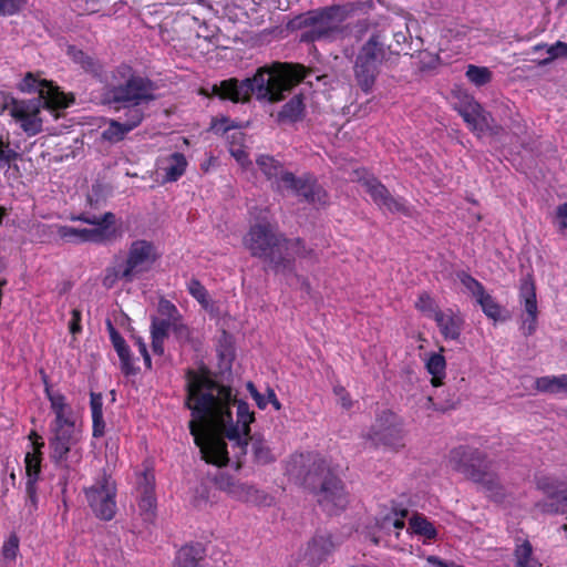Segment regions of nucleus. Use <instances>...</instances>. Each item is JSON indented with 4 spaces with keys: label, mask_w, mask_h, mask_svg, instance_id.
<instances>
[{
    "label": "nucleus",
    "mask_w": 567,
    "mask_h": 567,
    "mask_svg": "<svg viewBox=\"0 0 567 567\" xmlns=\"http://www.w3.org/2000/svg\"><path fill=\"white\" fill-rule=\"evenodd\" d=\"M396 51L385 48L383 31L373 32L362 44L354 59L353 76L363 93L370 94L373 91L382 66L391 60L392 52Z\"/></svg>",
    "instance_id": "6"
},
{
    "label": "nucleus",
    "mask_w": 567,
    "mask_h": 567,
    "mask_svg": "<svg viewBox=\"0 0 567 567\" xmlns=\"http://www.w3.org/2000/svg\"><path fill=\"white\" fill-rule=\"evenodd\" d=\"M520 303L524 307L522 331L525 336H532L537 328L538 308L536 299V288L530 275H526L520 280L519 286Z\"/></svg>",
    "instance_id": "17"
},
{
    "label": "nucleus",
    "mask_w": 567,
    "mask_h": 567,
    "mask_svg": "<svg viewBox=\"0 0 567 567\" xmlns=\"http://www.w3.org/2000/svg\"><path fill=\"white\" fill-rule=\"evenodd\" d=\"M72 318L69 323V329L72 334H76L81 331V311L79 309L72 310Z\"/></svg>",
    "instance_id": "60"
},
{
    "label": "nucleus",
    "mask_w": 567,
    "mask_h": 567,
    "mask_svg": "<svg viewBox=\"0 0 567 567\" xmlns=\"http://www.w3.org/2000/svg\"><path fill=\"white\" fill-rule=\"evenodd\" d=\"M248 439L251 442V451L256 463L266 465L275 462L276 458L271 449L260 435H249Z\"/></svg>",
    "instance_id": "30"
},
{
    "label": "nucleus",
    "mask_w": 567,
    "mask_h": 567,
    "mask_svg": "<svg viewBox=\"0 0 567 567\" xmlns=\"http://www.w3.org/2000/svg\"><path fill=\"white\" fill-rule=\"evenodd\" d=\"M38 502L37 485H33V482L30 480L29 482H25V501L23 506V515L25 519L33 517L38 509Z\"/></svg>",
    "instance_id": "39"
},
{
    "label": "nucleus",
    "mask_w": 567,
    "mask_h": 567,
    "mask_svg": "<svg viewBox=\"0 0 567 567\" xmlns=\"http://www.w3.org/2000/svg\"><path fill=\"white\" fill-rule=\"evenodd\" d=\"M106 328L110 334L111 342L120 358L122 372L125 375L136 374L137 369L133 364L130 347L127 346L126 341L114 328L111 320H106Z\"/></svg>",
    "instance_id": "22"
},
{
    "label": "nucleus",
    "mask_w": 567,
    "mask_h": 567,
    "mask_svg": "<svg viewBox=\"0 0 567 567\" xmlns=\"http://www.w3.org/2000/svg\"><path fill=\"white\" fill-rule=\"evenodd\" d=\"M390 525L394 529L401 530L402 528H404L405 523H404V519H402V518L395 517L392 519L390 516L384 517L382 527L388 529Z\"/></svg>",
    "instance_id": "61"
},
{
    "label": "nucleus",
    "mask_w": 567,
    "mask_h": 567,
    "mask_svg": "<svg viewBox=\"0 0 567 567\" xmlns=\"http://www.w3.org/2000/svg\"><path fill=\"white\" fill-rule=\"evenodd\" d=\"M411 533L426 539H435L437 530L434 525L423 515L414 514L409 522Z\"/></svg>",
    "instance_id": "34"
},
{
    "label": "nucleus",
    "mask_w": 567,
    "mask_h": 567,
    "mask_svg": "<svg viewBox=\"0 0 567 567\" xmlns=\"http://www.w3.org/2000/svg\"><path fill=\"white\" fill-rule=\"evenodd\" d=\"M336 547L331 534L317 533L308 543L303 558L309 566H318L331 555Z\"/></svg>",
    "instance_id": "21"
},
{
    "label": "nucleus",
    "mask_w": 567,
    "mask_h": 567,
    "mask_svg": "<svg viewBox=\"0 0 567 567\" xmlns=\"http://www.w3.org/2000/svg\"><path fill=\"white\" fill-rule=\"evenodd\" d=\"M305 485L316 494L318 504L328 514H334L348 504L342 482L331 473L323 460L312 463L305 476Z\"/></svg>",
    "instance_id": "8"
},
{
    "label": "nucleus",
    "mask_w": 567,
    "mask_h": 567,
    "mask_svg": "<svg viewBox=\"0 0 567 567\" xmlns=\"http://www.w3.org/2000/svg\"><path fill=\"white\" fill-rule=\"evenodd\" d=\"M244 245L252 257L264 261L266 269L286 277L296 274V257H307L312 252L300 238H287L268 224L251 226Z\"/></svg>",
    "instance_id": "3"
},
{
    "label": "nucleus",
    "mask_w": 567,
    "mask_h": 567,
    "mask_svg": "<svg viewBox=\"0 0 567 567\" xmlns=\"http://www.w3.org/2000/svg\"><path fill=\"white\" fill-rule=\"evenodd\" d=\"M219 491L227 493L231 498L246 503L261 504L267 496L254 485L243 483L228 473H219L214 478Z\"/></svg>",
    "instance_id": "16"
},
{
    "label": "nucleus",
    "mask_w": 567,
    "mask_h": 567,
    "mask_svg": "<svg viewBox=\"0 0 567 567\" xmlns=\"http://www.w3.org/2000/svg\"><path fill=\"white\" fill-rule=\"evenodd\" d=\"M159 255L155 245L145 239L131 243L126 259L113 268L115 278L132 282L142 274L148 272Z\"/></svg>",
    "instance_id": "10"
},
{
    "label": "nucleus",
    "mask_w": 567,
    "mask_h": 567,
    "mask_svg": "<svg viewBox=\"0 0 567 567\" xmlns=\"http://www.w3.org/2000/svg\"><path fill=\"white\" fill-rule=\"evenodd\" d=\"M187 161L184 154L174 153L168 158V165L165 167V182H176L186 171Z\"/></svg>",
    "instance_id": "35"
},
{
    "label": "nucleus",
    "mask_w": 567,
    "mask_h": 567,
    "mask_svg": "<svg viewBox=\"0 0 567 567\" xmlns=\"http://www.w3.org/2000/svg\"><path fill=\"white\" fill-rule=\"evenodd\" d=\"M392 35L394 43L385 44V48L396 49V52H392V55H399L403 50V44L406 43L409 38L408 27L404 25V30L400 28L399 30L392 29Z\"/></svg>",
    "instance_id": "50"
},
{
    "label": "nucleus",
    "mask_w": 567,
    "mask_h": 567,
    "mask_svg": "<svg viewBox=\"0 0 567 567\" xmlns=\"http://www.w3.org/2000/svg\"><path fill=\"white\" fill-rule=\"evenodd\" d=\"M256 163L267 179L272 181V186L280 190L284 188V177L286 174H292L284 168L280 162L269 155H260Z\"/></svg>",
    "instance_id": "23"
},
{
    "label": "nucleus",
    "mask_w": 567,
    "mask_h": 567,
    "mask_svg": "<svg viewBox=\"0 0 567 567\" xmlns=\"http://www.w3.org/2000/svg\"><path fill=\"white\" fill-rule=\"evenodd\" d=\"M72 220H79L92 225V228L106 227V240H111L115 235L116 217L113 213L106 212L102 215H96L91 212H83L78 216H72Z\"/></svg>",
    "instance_id": "25"
},
{
    "label": "nucleus",
    "mask_w": 567,
    "mask_h": 567,
    "mask_svg": "<svg viewBox=\"0 0 567 567\" xmlns=\"http://www.w3.org/2000/svg\"><path fill=\"white\" fill-rule=\"evenodd\" d=\"M477 303L482 307L483 312L492 319H497L501 315V307L495 299L484 291L476 298Z\"/></svg>",
    "instance_id": "42"
},
{
    "label": "nucleus",
    "mask_w": 567,
    "mask_h": 567,
    "mask_svg": "<svg viewBox=\"0 0 567 567\" xmlns=\"http://www.w3.org/2000/svg\"><path fill=\"white\" fill-rule=\"evenodd\" d=\"M478 105L480 103L475 101L473 96L464 93L457 95V102L454 103V109L463 117L464 115H471V112L473 113V109L476 107V110H478Z\"/></svg>",
    "instance_id": "44"
},
{
    "label": "nucleus",
    "mask_w": 567,
    "mask_h": 567,
    "mask_svg": "<svg viewBox=\"0 0 567 567\" xmlns=\"http://www.w3.org/2000/svg\"><path fill=\"white\" fill-rule=\"evenodd\" d=\"M434 320L445 339L457 340L460 338L462 330V320L460 318L441 312L436 313Z\"/></svg>",
    "instance_id": "29"
},
{
    "label": "nucleus",
    "mask_w": 567,
    "mask_h": 567,
    "mask_svg": "<svg viewBox=\"0 0 567 567\" xmlns=\"http://www.w3.org/2000/svg\"><path fill=\"white\" fill-rule=\"evenodd\" d=\"M172 332L181 344L193 342V331L183 322V318L174 326Z\"/></svg>",
    "instance_id": "51"
},
{
    "label": "nucleus",
    "mask_w": 567,
    "mask_h": 567,
    "mask_svg": "<svg viewBox=\"0 0 567 567\" xmlns=\"http://www.w3.org/2000/svg\"><path fill=\"white\" fill-rule=\"evenodd\" d=\"M19 549V539L16 535L9 537L2 546V554L7 559H14Z\"/></svg>",
    "instance_id": "55"
},
{
    "label": "nucleus",
    "mask_w": 567,
    "mask_h": 567,
    "mask_svg": "<svg viewBox=\"0 0 567 567\" xmlns=\"http://www.w3.org/2000/svg\"><path fill=\"white\" fill-rule=\"evenodd\" d=\"M128 132L131 131L124 123L113 120L102 132V138L110 143H117L122 141Z\"/></svg>",
    "instance_id": "40"
},
{
    "label": "nucleus",
    "mask_w": 567,
    "mask_h": 567,
    "mask_svg": "<svg viewBox=\"0 0 567 567\" xmlns=\"http://www.w3.org/2000/svg\"><path fill=\"white\" fill-rule=\"evenodd\" d=\"M463 120L478 136L493 130L494 118L481 104L478 110L473 109V113L471 112L468 116L464 115Z\"/></svg>",
    "instance_id": "26"
},
{
    "label": "nucleus",
    "mask_w": 567,
    "mask_h": 567,
    "mask_svg": "<svg viewBox=\"0 0 567 567\" xmlns=\"http://www.w3.org/2000/svg\"><path fill=\"white\" fill-rule=\"evenodd\" d=\"M426 560L430 565L435 566V567H451V565L446 564L437 556H429L426 558Z\"/></svg>",
    "instance_id": "62"
},
{
    "label": "nucleus",
    "mask_w": 567,
    "mask_h": 567,
    "mask_svg": "<svg viewBox=\"0 0 567 567\" xmlns=\"http://www.w3.org/2000/svg\"><path fill=\"white\" fill-rule=\"evenodd\" d=\"M415 307L421 312L425 313L427 317H431L433 319L436 318V313L442 312L427 292H423L419 296L415 302Z\"/></svg>",
    "instance_id": "43"
},
{
    "label": "nucleus",
    "mask_w": 567,
    "mask_h": 567,
    "mask_svg": "<svg viewBox=\"0 0 567 567\" xmlns=\"http://www.w3.org/2000/svg\"><path fill=\"white\" fill-rule=\"evenodd\" d=\"M134 340H135V344L138 348L140 353L146 354L147 347H146V343L144 342V340L141 337H135Z\"/></svg>",
    "instance_id": "64"
},
{
    "label": "nucleus",
    "mask_w": 567,
    "mask_h": 567,
    "mask_svg": "<svg viewBox=\"0 0 567 567\" xmlns=\"http://www.w3.org/2000/svg\"><path fill=\"white\" fill-rule=\"evenodd\" d=\"M72 220H79L92 225V228L106 227V240H111L115 235L116 217L113 213L106 212L102 215H96L91 212H83L78 216H72Z\"/></svg>",
    "instance_id": "24"
},
{
    "label": "nucleus",
    "mask_w": 567,
    "mask_h": 567,
    "mask_svg": "<svg viewBox=\"0 0 567 567\" xmlns=\"http://www.w3.org/2000/svg\"><path fill=\"white\" fill-rule=\"evenodd\" d=\"M93 436L101 437L104 435L105 422L103 420V414H93Z\"/></svg>",
    "instance_id": "58"
},
{
    "label": "nucleus",
    "mask_w": 567,
    "mask_h": 567,
    "mask_svg": "<svg viewBox=\"0 0 567 567\" xmlns=\"http://www.w3.org/2000/svg\"><path fill=\"white\" fill-rule=\"evenodd\" d=\"M351 9L348 6H330L309 11L293 20L298 28H310L301 35L306 41L334 40L342 34L341 23L347 19Z\"/></svg>",
    "instance_id": "9"
},
{
    "label": "nucleus",
    "mask_w": 567,
    "mask_h": 567,
    "mask_svg": "<svg viewBox=\"0 0 567 567\" xmlns=\"http://www.w3.org/2000/svg\"><path fill=\"white\" fill-rule=\"evenodd\" d=\"M40 457L34 453H27L25 455V473H27V482L30 480L33 482V485H37V481L40 474Z\"/></svg>",
    "instance_id": "47"
},
{
    "label": "nucleus",
    "mask_w": 567,
    "mask_h": 567,
    "mask_svg": "<svg viewBox=\"0 0 567 567\" xmlns=\"http://www.w3.org/2000/svg\"><path fill=\"white\" fill-rule=\"evenodd\" d=\"M458 279L461 280L462 285L475 297L477 298L481 296L485 288L483 285L477 281L475 278H473L471 275L466 274L465 271H461L457 275Z\"/></svg>",
    "instance_id": "48"
},
{
    "label": "nucleus",
    "mask_w": 567,
    "mask_h": 567,
    "mask_svg": "<svg viewBox=\"0 0 567 567\" xmlns=\"http://www.w3.org/2000/svg\"><path fill=\"white\" fill-rule=\"evenodd\" d=\"M204 548L200 544L182 547L175 558V567H200Z\"/></svg>",
    "instance_id": "27"
},
{
    "label": "nucleus",
    "mask_w": 567,
    "mask_h": 567,
    "mask_svg": "<svg viewBox=\"0 0 567 567\" xmlns=\"http://www.w3.org/2000/svg\"><path fill=\"white\" fill-rule=\"evenodd\" d=\"M55 419L51 430L75 429L72 409L54 412Z\"/></svg>",
    "instance_id": "45"
},
{
    "label": "nucleus",
    "mask_w": 567,
    "mask_h": 567,
    "mask_svg": "<svg viewBox=\"0 0 567 567\" xmlns=\"http://www.w3.org/2000/svg\"><path fill=\"white\" fill-rule=\"evenodd\" d=\"M186 378L184 406L190 411L188 429L202 458L218 466L227 464V445L218 433L238 446L239 455H245L249 425L255 421L249 405L236 400L229 386L215 382L208 375L188 370Z\"/></svg>",
    "instance_id": "1"
},
{
    "label": "nucleus",
    "mask_w": 567,
    "mask_h": 567,
    "mask_svg": "<svg viewBox=\"0 0 567 567\" xmlns=\"http://www.w3.org/2000/svg\"><path fill=\"white\" fill-rule=\"evenodd\" d=\"M53 436L50 439L51 457L56 464L66 462L71 447L78 443L76 429L51 430Z\"/></svg>",
    "instance_id": "20"
},
{
    "label": "nucleus",
    "mask_w": 567,
    "mask_h": 567,
    "mask_svg": "<svg viewBox=\"0 0 567 567\" xmlns=\"http://www.w3.org/2000/svg\"><path fill=\"white\" fill-rule=\"evenodd\" d=\"M548 58L538 62V65L544 66L559 56H567V43L557 41L555 44L547 48Z\"/></svg>",
    "instance_id": "49"
},
{
    "label": "nucleus",
    "mask_w": 567,
    "mask_h": 567,
    "mask_svg": "<svg viewBox=\"0 0 567 567\" xmlns=\"http://www.w3.org/2000/svg\"><path fill=\"white\" fill-rule=\"evenodd\" d=\"M136 486V498L140 513L144 520L151 522L156 513L155 477L150 471L140 474Z\"/></svg>",
    "instance_id": "18"
},
{
    "label": "nucleus",
    "mask_w": 567,
    "mask_h": 567,
    "mask_svg": "<svg viewBox=\"0 0 567 567\" xmlns=\"http://www.w3.org/2000/svg\"><path fill=\"white\" fill-rule=\"evenodd\" d=\"M516 567H542L539 560L533 555V546L529 540L525 539L522 544H517L514 549Z\"/></svg>",
    "instance_id": "33"
},
{
    "label": "nucleus",
    "mask_w": 567,
    "mask_h": 567,
    "mask_svg": "<svg viewBox=\"0 0 567 567\" xmlns=\"http://www.w3.org/2000/svg\"><path fill=\"white\" fill-rule=\"evenodd\" d=\"M91 411L93 414H103V398L100 393H91Z\"/></svg>",
    "instance_id": "59"
},
{
    "label": "nucleus",
    "mask_w": 567,
    "mask_h": 567,
    "mask_svg": "<svg viewBox=\"0 0 567 567\" xmlns=\"http://www.w3.org/2000/svg\"><path fill=\"white\" fill-rule=\"evenodd\" d=\"M247 390L250 393V395L252 396V399L255 400L257 406L259 409L264 410L267 406L266 396L262 395L261 393H259V391L257 390L255 384L250 381L247 383Z\"/></svg>",
    "instance_id": "57"
},
{
    "label": "nucleus",
    "mask_w": 567,
    "mask_h": 567,
    "mask_svg": "<svg viewBox=\"0 0 567 567\" xmlns=\"http://www.w3.org/2000/svg\"><path fill=\"white\" fill-rule=\"evenodd\" d=\"M446 362L441 353H432L426 361L427 372L432 375L431 384L441 386L445 378Z\"/></svg>",
    "instance_id": "32"
},
{
    "label": "nucleus",
    "mask_w": 567,
    "mask_h": 567,
    "mask_svg": "<svg viewBox=\"0 0 567 567\" xmlns=\"http://www.w3.org/2000/svg\"><path fill=\"white\" fill-rule=\"evenodd\" d=\"M284 188L291 190L296 196L301 197L302 200L316 208L324 207L329 203L327 190L309 174L300 177H297L295 174H286L284 177Z\"/></svg>",
    "instance_id": "14"
},
{
    "label": "nucleus",
    "mask_w": 567,
    "mask_h": 567,
    "mask_svg": "<svg viewBox=\"0 0 567 567\" xmlns=\"http://www.w3.org/2000/svg\"><path fill=\"white\" fill-rule=\"evenodd\" d=\"M24 6L25 0H0V16H13L18 13Z\"/></svg>",
    "instance_id": "52"
},
{
    "label": "nucleus",
    "mask_w": 567,
    "mask_h": 567,
    "mask_svg": "<svg viewBox=\"0 0 567 567\" xmlns=\"http://www.w3.org/2000/svg\"><path fill=\"white\" fill-rule=\"evenodd\" d=\"M157 312L158 316L151 318L152 350L155 354L163 355L164 341L181 320L182 315L173 302L164 298L158 302Z\"/></svg>",
    "instance_id": "13"
},
{
    "label": "nucleus",
    "mask_w": 567,
    "mask_h": 567,
    "mask_svg": "<svg viewBox=\"0 0 567 567\" xmlns=\"http://www.w3.org/2000/svg\"><path fill=\"white\" fill-rule=\"evenodd\" d=\"M363 186L367 193L371 196L372 200L383 209L390 213H403L406 214L408 209L404 203L393 197L388 188L381 184L377 178L370 177L363 181Z\"/></svg>",
    "instance_id": "19"
},
{
    "label": "nucleus",
    "mask_w": 567,
    "mask_h": 567,
    "mask_svg": "<svg viewBox=\"0 0 567 567\" xmlns=\"http://www.w3.org/2000/svg\"><path fill=\"white\" fill-rule=\"evenodd\" d=\"M466 78L476 86H483L491 82L492 72L485 66L468 65L466 70Z\"/></svg>",
    "instance_id": "41"
},
{
    "label": "nucleus",
    "mask_w": 567,
    "mask_h": 567,
    "mask_svg": "<svg viewBox=\"0 0 567 567\" xmlns=\"http://www.w3.org/2000/svg\"><path fill=\"white\" fill-rule=\"evenodd\" d=\"M188 290H189V293L195 299H197L200 303H205L207 301L206 300L207 290L205 289V287L197 279H192L189 281Z\"/></svg>",
    "instance_id": "54"
},
{
    "label": "nucleus",
    "mask_w": 567,
    "mask_h": 567,
    "mask_svg": "<svg viewBox=\"0 0 567 567\" xmlns=\"http://www.w3.org/2000/svg\"><path fill=\"white\" fill-rule=\"evenodd\" d=\"M556 216L559 219H566L567 218V203H564L559 205L556 209Z\"/></svg>",
    "instance_id": "63"
},
{
    "label": "nucleus",
    "mask_w": 567,
    "mask_h": 567,
    "mask_svg": "<svg viewBox=\"0 0 567 567\" xmlns=\"http://www.w3.org/2000/svg\"><path fill=\"white\" fill-rule=\"evenodd\" d=\"M58 235L65 241L76 243L78 240V228L71 226H60L58 228Z\"/></svg>",
    "instance_id": "56"
},
{
    "label": "nucleus",
    "mask_w": 567,
    "mask_h": 567,
    "mask_svg": "<svg viewBox=\"0 0 567 567\" xmlns=\"http://www.w3.org/2000/svg\"><path fill=\"white\" fill-rule=\"evenodd\" d=\"M86 501L95 516L111 520L116 513V485L111 475L103 473L94 484L84 489Z\"/></svg>",
    "instance_id": "11"
},
{
    "label": "nucleus",
    "mask_w": 567,
    "mask_h": 567,
    "mask_svg": "<svg viewBox=\"0 0 567 567\" xmlns=\"http://www.w3.org/2000/svg\"><path fill=\"white\" fill-rule=\"evenodd\" d=\"M43 382L45 384V393L51 403V409L53 412L70 410L71 408L69 404H66L65 396L59 392H52L50 390L45 374L43 375Z\"/></svg>",
    "instance_id": "46"
},
{
    "label": "nucleus",
    "mask_w": 567,
    "mask_h": 567,
    "mask_svg": "<svg viewBox=\"0 0 567 567\" xmlns=\"http://www.w3.org/2000/svg\"><path fill=\"white\" fill-rule=\"evenodd\" d=\"M537 487L546 496L545 501L538 502L536 506L542 513L564 514L567 513V484L550 477L539 478Z\"/></svg>",
    "instance_id": "15"
},
{
    "label": "nucleus",
    "mask_w": 567,
    "mask_h": 567,
    "mask_svg": "<svg viewBox=\"0 0 567 567\" xmlns=\"http://www.w3.org/2000/svg\"><path fill=\"white\" fill-rule=\"evenodd\" d=\"M113 83L104 93L110 104H148L156 99V85L145 76L135 74L127 64H121L113 72Z\"/></svg>",
    "instance_id": "7"
},
{
    "label": "nucleus",
    "mask_w": 567,
    "mask_h": 567,
    "mask_svg": "<svg viewBox=\"0 0 567 567\" xmlns=\"http://www.w3.org/2000/svg\"><path fill=\"white\" fill-rule=\"evenodd\" d=\"M106 227L101 228H78V240L76 244L80 243H95L102 244L106 240Z\"/></svg>",
    "instance_id": "37"
},
{
    "label": "nucleus",
    "mask_w": 567,
    "mask_h": 567,
    "mask_svg": "<svg viewBox=\"0 0 567 567\" xmlns=\"http://www.w3.org/2000/svg\"><path fill=\"white\" fill-rule=\"evenodd\" d=\"M447 462L453 471L478 484L488 497L495 501L503 499L504 488L485 453L475 447L461 445L450 451Z\"/></svg>",
    "instance_id": "5"
},
{
    "label": "nucleus",
    "mask_w": 567,
    "mask_h": 567,
    "mask_svg": "<svg viewBox=\"0 0 567 567\" xmlns=\"http://www.w3.org/2000/svg\"><path fill=\"white\" fill-rule=\"evenodd\" d=\"M18 156L19 154L8 143L0 141V167L9 166Z\"/></svg>",
    "instance_id": "53"
},
{
    "label": "nucleus",
    "mask_w": 567,
    "mask_h": 567,
    "mask_svg": "<svg viewBox=\"0 0 567 567\" xmlns=\"http://www.w3.org/2000/svg\"><path fill=\"white\" fill-rule=\"evenodd\" d=\"M143 105L144 104H126V105H122V107L124 109L125 111V121L123 122L127 128L130 131L134 130L135 127H137L144 116H145V113H144V109H143Z\"/></svg>",
    "instance_id": "38"
},
{
    "label": "nucleus",
    "mask_w": 567,
    "mask_h": 567,
    "mask_svg": "<svg viewBox=\"0 0 567 567\" xmlns=\"http://www.w3.org/2000/svg\"><path fill=\"white\" fill-rule=\"evenodd\" d=\"M303 115V97L301 94H297L282 106L277 117L281 123H295L302 120Z\"/></svg>",
    "instance_id": "28"
},
{
    "label": "nucleus",
    "mask_w": 567,
    "mask_h": 567,
    "mask_svg": "<svg viewBox=\"0 0 567 567\" xmlns=\"http://www.w3.org/2000/svg\"><path fill=\"white\" fill-rule=\"evenodd\" d=\"M536 389L540 392L556 394L567 392V373L558 377H542L535 381Z\"/></svg>",
    "instance_id": "31"
},
{
    "label": "nucleus",
    "mask_w": 567,
    "mask_h": 567,
    "mask_svg": "<svg viewBox=\"0 0 567 567\" xmlns=\"http://www.w3.org/2000/svg\"><path fill=\"white\" fill-rule=\"evenodd\" d=\"M365 437L374 445H383L394 451L404 446L402 420L391 411H382L367 432Z\"/></svg>",
    "instance_id": "12"
},
{
    "label": "nucleus",
    "mask_w": 567,
    "mask_h": 567,
    "mask_svg": "<svg viewBox=\"0 0 567 567\" xmlns=\"http://www.w3.org/2000/svg\"><path fill=\"white\" fill-rule=\"evenodd\" d=\"M306 69L300 64L274 62L258 68L252 78H231L213 85V93L234 103H247L255 94L258 101L270 103L285 99L295 85L306 78Z\"/></svg>",
    "instance_id": "2"
},
{
    "label": "nucleus",
    "mask_w": 567,
    "mask_h": 567,
    "mask_svg": "<svg viewBox=\"0 0 567 567\" xmlns=\"http://www.w3.org/2000/svg\"><path fill=\"white\" fill-rule=\"evenodd\" d=\"M22 92H38L37 97L30 100H14L7 104L10 115L20 123L21 128L30 136L42 131L41 109L65 107L62 94L45 80H38L32 73H27L19 84Z\"/></svg>",
    "instance_id": "4"
},
{
    "label": "nucleus",
    "mask_w": 567,
    "mask_h": 567,
    "mask_svg": "<svg viewBox=\"0 0 567 567\" xmlns=\"http://www.w3.org/2000/svg\"><path fill=\"white\" fill-rule=\"evenodd\" d=\"M68 55L83 70L90 73L97 74L100 71V64L91 55L86 54L82 50L71 45L68 48Z\"/></svg>",
    "instance_id": "36"
}]
</instances>
